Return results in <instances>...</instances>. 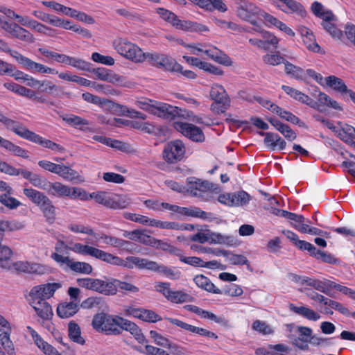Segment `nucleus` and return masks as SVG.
I'll return each mask as SVG.
<instances>
[{"label": "nucleus", "instance_id": "nucleus-1", "mask_svg": "<svg viewBox=\"0 0 355 355\" xmlns=\"http://www.w3.org/2000/svg\"><path fill=\"white\" fill-rule=\"evenodd\" d=\"M73 250L79 254L91 256L107 263L130 269L137 267L139 269H147L153 271L155 266V261L132 256L127 257L125 259H123L119 257L86 244H76Z\"/></svg>", "mask_w": 355, "mask_h": 355}, {"label": "nucleus", "instance_id": "nucleus-2", "mask_svg": "<svg viewBox=\"0 0 355 355\" xmlns=\"http://www.w3.org/2000/svg\"><path fill=\"white\" fill-rule=\"evenodd\" d=\"M12 255V251L10 248L0 244V267L8 270H16L18 272L44 275L50 272V268L46 265L26 261H19L10 263V259Z\"/></svg>", "mask_w": 355, "mask_h": 355}, {"label": "nucleus", "instance_id": "nucleus-3", "mask_svg": "<svg viewBox=\"0 0 355 355\" xmlns=\"http://www.w3.org/2000/svg\"><path fill=\"white\" fill-rule=\"evenodd\" d=\"M220 188L217 184L196 177L187 179V191L192 196L202 201L209 202L215 199V195L220 193Z\"/></svg>", "mask_w": 355, "mask_h": 355}, {"label": "nucleus", "instance_id": "nucleus-4", "mask_svg": "<svg viewBox=\"0 0 355 355\" xmlns=\"http://www.w3.org/2000/svg\"><path fill=\"white\" fill-rule=\"evenodd\" d=\"M0 51L8 53L25 70L32 73H57L54 68L49 67L43 64L36 62L30 58L21 55L16 51H12L8 44L0 39Z\"/></svg>", "mask_w": 355, "mask_h": 355}, {"label": "nucleus", "instance_id": "nucleus-5", "mask_svg": "<svg viewBox=\"0 0 355 355\" xmlns=\"http://www.w3.org/2000/svg\"><path fill=\"white\" fill-rule=\"evenodd\" d=\"M189 53L196 55H206L214 62L225 66L232 64V59L220 49L209 43H191L187 46Z\"/></svg>", "mask_w": 355, "mask_h": 355}, {"label": "nucleus", "instance_id": "nucleus-6", "mask_svg": "<svg viewBox=\"0 0 355 355\" xmlns=\"http://www.w3.org/2000/svg\"><path fill=\"white\" fill-rule=\"evenodd\" d=\"M135 105L139 108L160 118L169 119L178 114L177 107L146 98L137 100Z\"/></svg>", "mask_w": 355, "mask_h": 355}, {"label": "nucleus", "instance_id": "nucleus-7", "mask_svg": "<svg viewBox=\"0 0 355 355\" xmlns=\"http://www.w3.org/2000/svg\"><path fill=\"white\" fill-rule=\"evenodd\" d=\"M113 46L116 52L123 58L135 63L144 62V52L137 44L126 39H119L113 42Z\"/></svg>", "mask_w": 355, "mask_h": 355}, {"label": "nucleus", "instance_id": "nucleus-8", "mask_svg": "<svg viewBox=\"0 0 355 355\" xmlns=\"http://www.w3.org/2000/svg\"><path fill=\"white\" fill-rule=\"evenodd\" d=\"M264 13L261 9L254 3L248 1H241L237 8L236 15L241 19L250 22L256 28L262 21V14Z\"/></svg>", "mask_w": 355, "mask_h": 355}, {"label": "nucleus", "instance_id": "nucleus-9", "mask_svg": "<svg viewBox=\"0 0 355 355\" xmlns=\"http://www.w3.org/2000/svg\"><path fill=\"white\" fill-rule=\"evenodd\" d=\"M120 316L108 315L103 313L96 314L92 320L93 328L98 332L118 334L119 319Z\"/></svg>", "mask_w": 355, "mask_h": 355}, {"label": "nucleus", "instance_id": "nucleus-10", "mask_svg": "<svg viewBox=\"0 0 355 355\" xmlns=\"http://www.w3.org/2000/svg\"><path fill=\"white\" fill-rule=\"evenodd\" d=\"M210 98L214 101L211 110L216 114L224 113L230 106V99L225 88L218 84H214L209 92Z\"/></svg>", "mask_w": 355, "mask_h": 355}, {"label": "nucleus", "instance_id": "nucleus-11", "mask_svg": "<svg viewBox=\"0 0 355 355\" xmlns=\"http://www.w3.org/2000/svg\"><path fill=\"white\" fill-rule=\"evenodd\" d=\"M14 324L0 313V345L8 355H16L11 334Z\"/></svg>", "mask_w": 355, "mask_h": 355}, {"label": "nucleus", "instance_id": "nucleus-12", "mask_svg": "<svg viewBox=\"0 0 355 355\" xmlns=\"http://www.w3.org/2000/svg\"><path fill=\"white\" fill-rule=\"evenodd\" d=\"M78 286L103 295H114V285L110 281H104L93 278H79L77 279Z\"/></svg>", "mask_w": 355, "mask_h": 355}, {"label": "nucleus", "instance_id": "nucleus-13", "mask_svg": "<svg viewBox=\"0 0 355 355\" xmlns=\"http://www.w3.org/2000/svg\"><path fill=\"white\" fill-rule=\"evenodd\" d=\"M82 188L76 187H69L60 182H49L47 193L52 196L58 198H69L70 199L80 200L83 196L81 195Z\"/></svg>", "mask_w": 355, "mask_h": 355}, {"label": "nucleus", "instance_id": "nucleus-14", "mask_svg": "<svg viewBox=\"0 0 355 355\" xmlns=\"http://www.w3.org/2000/svg\"><path fill=\"white\" fill-rule=\"evenodd\" d=\"M51 257L61 267L69 268L76 272L89 275L92 272V267L88 263L76 261L67 256L58 255V254H51Z\"/></svg>", "mask_w": 355, "mask_h": 355}, {"label": "nucleus", "instance_id": "nucleus-15", "mask_svg": "<svg viewBox=\"0 0 355 355\" xmlns=\"http://www.w3.org/2000/svg\"><path fill=\"white\" fill-rule=\"evenodd\" d=\"M185 146L180 140H174L167 143L163 150L164 160L170 164L181 161L185 154Z\"/></svg>", "mask_w": 355, "mask_h": 355}, {"label": "nucleus", "instance_id": "nucleus-16", "mask_svg": "<svg viewBox=\"0 0 355 355\" xmlns=\"http://www.w3.org/2000/svg\"><path fill=\"white\" fill-rule=\"evenodd\" d=\"M217 196L218 201L229 207H240L248 204L251 200L250 196L244 191H240L236 193H218Z\"/></svg>", "mask_w": 355, "mask_h": 355}, {"label": "nucleus", "instance_id": "nucleus-17", "mask_svg": "<svg viewBox=\"0 0 355 355\" xmlns=\"http://www.w3.org/2000/svg\"><path fill=\"white\" fill-rule=\"evenodd\" d=\"M0 24L2 29L10 34L12 37L27 43H33L35 41L33 35L26 28L16 23H10L3 21L0 17Z\"/></svg>", "mask_w": 355, "mask_h": 355}, {"label": "nucleus", "instance_id": "nucleus-18", "mask_svg": "<svg viewBox=\"0 0 355 355\" xmlns=\"http://www.w3.org/2000/svg\"><path fill=\"white\" fill-rule=\"evenodd\" d=\"M62 287L59 282L47 283L33 286L28 293V298L45 300L52 297L55 292Z\"/></svg>", "mask_w": 355, "mask_h": 355}, {"label": "nucleus", "instance_id": "nucleus-19", "mask_svg": "<svg viewBox=\"0 0 355 355\" xmlns=\"http://www.w3.org/2000/svg\"><path fill=\"white\" fill-rule=\"evenodd\" d=\"M173 126L175 130L193 141L201 142L205 139L201 129L193 124L182 121H175L173 122Z\"/></svg>", "mask_w": 355, "mask_h": 355}, {"label": "nucleus", "instance_id": "nucleus-20", "mask_svg": "<svg viewBox=\"0 0 355 355\" xmlns=\"http://www.w3.org/2000/svg\"><path fill=\"white\" fill-rule=\"evenodd\" d=\"M94 75L98 80L107 81L117 86L129 87L130 85L124 76H120L106 68L99 67L94 69Z\"/></svg>", "mask_w": 355, "mask_h": 355}, {"label": "nucleus", "instance_id": "nucleus-21", "mask_svg": "<svg viewBox=\"0 0 355 355\" xmlns=\"http://www.w3.org/2000/svg\"><path fill=\"white\" fill-rule=\"evenodd\" d=\"M276 7L282 12L288 15H295L302 18L306 15V11L301 3L295 0H281Z\"/></svg>", "mask_w": 355, "mask_h": 355}, {"label": "nucleus", "instance_id": "nucleus-22", "mask_svg": "<svg viewBox=\"0 0 355 355\" xmlns=\"http://www.w3.org/2000/svg\"><path fill=\"white\" fill-rule=\"evenodd\" d=\"M297 31L302 38L303 44L309 51L313 53H324L321 47L316 42L315 35L311 30L303 25H300L297 27Z\"/></svg>", "mask_w": 355, "mask_h": 355}, {"label": "nucleus", "instance_id": "nucleus-23", "mask_svg": "<svg viewBox=\"0 0 355 355\" xmlns=\"http://www.w3.org/2000/svg\"><path fill=\"white\" fill-rule=\"evenodd\" d=\"M170 323L179 327L180 328L187 331L189 332L198 334L202 336H205L207 338H211L213 339H217L218 336L212 332L206 329L198 327L191 324H189L188 323H186L182 320H180L177 318H166Z\"/></svg>", "mask_w": 355, "mask_h": 355}, {"label": "nucleus", "instance_id": "nucleus-24", "mask_svg": "<svg viewBox=\"0 0 355 355\" xmlns=\"http://www.w3.org/2000/svg\"><path fill=\"white\" fill-rule=\"evenodd\" d=\"M297 333L299 334L297 338H293L292 334L288 336V338L292 340V344L301 350H309L308 343L313 334L312 329L307 327L300 326L298 327Z\"/></svg>", "mask_w": 355, "mask_h": 355}, {"label": "nucleus", "instance_id": "nucleus-25", "mask_svg": "<svg viewBox=\"0 0 355 355\" xmlns=\"http://www.w3.org/2000/svg\"><path fill=\"white\" fill-rule=\"evenodd\" d=\"M331 130L338 137L345 143L355 146V142L353 141L355 128L339 121L336 124H334V128H331Z\"/></svg>", "mask_w": 355, "mask_h": 355}, {"label": "nucleus", "instance_id": "nucleus-26", "mask_svg": "<svg viewBox=\"0 0 355 355\" xmlns=\"http://www.w3.org/2000/svg\"><path fill=\"white\" fill-rule=\"evenodd\" d=\"M175 213L182 216L198 218L207 221H212L215 218L212 213L206 212L196 207H182L177 206Z\"/></svg>", "mask_w": 355, "mask_h": 355}, {"label": "nucleus", "instance_id": "nucleus-27", "mask_svg": "<svg viewBox=\"0 0 355 355\" xmlns=\"http://www.w3.org/2000/svg\"><path fill=\"white\" fill-rule=\"evenodd\" d=\"M261 136H264V144L270 150H283L286 147V141L278 134L268 132H260Z\"/></svg>", "mask_w": 355, "mask_h": 355}, {"label": "nucleus", "instance_id": "nucleus-28", "mask_svg": "<svg viewBox=\"0 0 355 355\" xmlns=\"http://www.w3.org/2000/svg\"><path fill=\"white\" fill-rule=\"evenodd\" d=\"M28 301L37 315L42 320H47L53 316L52 308L46 301L32 298H28Z\"/></svg>", "mask_w": 355, "mask_h": 355}, {"label": "nucleus", "instance_id": "nucleus-29", "mask_svg": "<svg viewBox=\"0 0 355 355\" xmlns=\"http://www.w3.org/2000/svg\"><path fill=\"white\" fill-rule=\"evenodd\" d=\"M118 327L129 331L139 343H147L146 337L143 334L141 329L135 322H131L120 316L119 319Z\"/></svg>", "mask_w": 355, "mask_h": 355}, {"label": "nucleus", "instance_id": "nucleus-30", "mask_svg": "<svg viewBox=\"0 0 355 355\" xmlns=\"http://www.w3.org/2000/svg\"><path fill=\"white\" fill-rule=\"evenodd\" d=\"M21 26L27 27L31 30H33L40 34L52 37L55 33V30L53 28L37 21L35 19L31 18L28 16H25L24 19Z\"/></svg>", "mask_w": 355, "mask_h": 355}, {"label": "nucleus", "instance_id": "nucleus-31", "mask_svg": "<svg viewBox=\"0 0 355 355\" xmlns=\"http://www.w3.org/2000/svg\"><path fill=\"white\" fill-rule=\"evenodd\" d=\"M291 347L284 343L268 345L267 347L257 348L255 351L256 355H288Z\"/></svg>", "mask_w": 355, "mask_h": 355}, {"label": "nucleus", "instance_id": "nucleus-32", "mask_svg": "<svg viewBox=\"0 0 355 355\" xmlns=\"http://www.w3.org/2000/svg\"><path fill=\"white\" fill-rule=\"evenodd\" d=\"M282 89L291 98L306 104L313 109H319L318 103H315L308 95L289 86L282 85Z\"/></svg>", "mask_w": 355, "mask_h": 355}, {"label": "nucleus", "instance_id": "nucleus-33", "mask_svg": "<svg viewBox=\"0 0 355 355\" xmlns=\"http://www.w3.org/2000/svg\"><path fill=\"white\" fill-rule=\"evenodd\" d=\"M80 200L87 201L90 199H94L95 201L101 204L108 208L110 207L112 193L105 191L93 192L88 193L84 189L82 188Z\"/></svg>", "mask_w": 355, "mask_h": 355}, {"label": "nucleus", "instance_id": "nucleus-34", "mask_svg": "<svg viewBox=\"0 0 355 355\" xmlns=\"http://www.w3.org/2000/svg\"><path fill=\"white\" fill-rule=\"evenodd\" d=\"M27 331L31 336L35 344L46 355H60L55 348L45 342L40 336L30 326L26 327Z\"/></svg>", "mask_w": 355, "mask_h": 355}, {"label": "nucleus", "instance_id": "nucleus-35", "mask_svg": "<svg viewBox=\"0 0 355 355\" xmlns=\"http://www.w3.org/2000/svg\"><path fill=\"white\" fill-rule=\"evenodd\" d=\"M208 243L210 244L225 245L233 246L236 245V240L230 235H225L218 232L207 230Z\"/></svg>", "mask_w": 355, "mask_h": 355}, {"label": "nucleus", "instance_id": "nucleus-36", "mask_svg": "<svg viewBox=\"0 0 355 355\" xmlns=\"http://www.w3.org/2000/svg\"><path fill=\"white\" fill-rule=\"evenodd\" d=\"M269 123L279 131L286 139L289 141H294L297 138V134L291 128L282 123L279 120L275 117H270L267 119Z\"/></svg>", "mask_w": 355, "mask_h": 355}, {"label": "nucleus", "instance_id": "nucleus-37", "mask_svg": "<svg viewBox=\"0 0 355 355\" xmlns=\"http://www.w3.org/2000/svg\"><path fill=\"white\" fill-rule=\"evenodd\" d=\"M98 106H100L103 110L116 115H125L126 112H129L128 107L103 98Z\"/></svg>", "mask_w": 355, "mask_h": 355}, {"label": "nucleus", "instance_id": "nucleus-38", "mask_svg": "<svg viewBox=\"0 0 355 355\" xmlns=\"http://www.w3.org/2000/svg\"><path fill=\"white\" fill-rule=\"evenodd\" d=\"M79 310V304L75 302H64L58 304L57 314L61 318L73 316Z\"/></svg>", "mask_w": 355, "mask_h": 355}, {"label": "nucleus", "instance_id": "nucleus-39", "mask_svg": "<svg viewBox=\"0 0 355 355\" xmlns=\"http://www.w3.org/2000/svg\"><path fill=\"white\" fill-rule=\"evenodd\" d=\"M198 5L200 8L207 11L217 10L220 12H225L227 10L226 5L222 0H189Z\"/></svg>", "mask_w": 355, "mask_h": 355}, {"label": "nucleus", "instance_id": "nucleus-40", "mask_svg": "<svg viewBox=\"0 0 355 355\" xmlns=\"http://www.w3.org/2000/svg\"><path fill=\"white\" fill-rule=\"evenodd\" d=\"M155 12L162 19L180 30V24H183V20L180 19L175 13L164 8H156Z\"/></svg>", "mask_w": 355, "mask_h": 355}, {"label": "nucleus", "instance_id": "nucleus-41", "mask_svg": "<svg viewBox=\"0 0 355 355\" xmlns=\"http://www.w3.org/2000/svg\"><path fill=\"white\" fill-rule=\"evenodd\" d=\"M56 174L67 181L84 182L83 178L76 171L64 164L58 165Z\"/></svg>", "mask_w": 355, "mask_h": 355}, {"label": "nucleus", "instance_id": "nucleus-42", "mask_svg": "<svg viewBox=\"0 0 355 355\" xmlns=\"http://www.w3.org/2000/svg\"><path fill=\"white\" fill-rule=\"evenodd\" d=\"M6 128L12 131H13L16 135L19 136L20 137L27 139L30 141H33L34 137L36 133L29 130L25 126L22 125L21 123L13 121L11 119V123L8 125Z\"/></svg>", "mask_w": 355, "mask_h": 355}, {"label": "nucleus", "instance_id": "nucleus-43", "mask_svg": "<svg viewBox=\"0 0 355 355\" xmlns=\"http://www.w3.org/2000/svg\"><path fill=\"white\" fill-rule=\"evenodd\" d=\"M289 309L309 320L317 321L320 318V315L318 313L304 306H295L293 304H289Z\"/></svg>", "mask_w": 355, "mask_h": 355}, {"label": "nucleus", "instance_id": "nucleus-44", "mask_svg": "<svg viewBox=\"0 0 355 355\" xmlns=\"http://www.w3.org/2000/svg\"><path fill=\"white\" fill-rule=\"evenodd\" d=\"M193 281L196 286L201 289L214 294H222V291L216 287L211 280L203 275L195 276Z\"/></svg>", "mask_w": 355, "mask_h": 355}, {"label": "nucleus", "instance_id": "nucleus-45", "mask_svg": "<svg viewBox=\"0 0 355 355\" xmlns=\"http://www.w3.org/2000/svg\"><path fill=\"white\" fill-rule=\"evenodd\" d=\"M325 87H329L343 95L347 94V92L349 90L341 78L334 75L327 77Z\"/></svg>", "mask_w": 355, "mask_h": 355}, {"label": "nucleus", "instance_id": "nucleus-46", "mask_svg": "<svg viewBox=\"0 0 355 355\" xmlns=\"http://www.w3.org/2000/svg\"><path fill=\"white\" fill-rule=\"evenodd\" d=\"M24 194L37 207L43 205L49 198L44 193L32 188H25Z\"/></svg>", "mask_w": 355, "mask_h": 355}, {"label": "nucleus", "instance_id": "nucleus-47", "mask_svg": "<svg viewBox=\"0 0 355 355\" xmlns=\"http://www.w3.org/2000/svg\"><path fill=\"white\" fill-rule=\"evenodd\" d=\"M322 26L328 32L332 37L340 39L343 36V32L337 27V17L333 14V17L329 19H323Z\"/></svg>", "mask_w": 355, "mask_h": 355}, {"label": "nucleus", "instance_id": "nucleus-48", "mask_svg": "<svg viewBox=\"0 0 355 355\" xmlns=\"http://www.w3.org/2000/svg\"><path fill=\"white\" fill-rule=\"evenodd\" d=\"M180 30L200 34L210 31L209 28L205 24L189 20H183V24H180Z\"/></svg>", "mask_w": 355, "mask_h": 355}, {"label": "nucleus", "instance_id": "nucleus-49", "mask_svg": "<svg viewBox=\"0 0 355 355\" xmlns=\"http://www.w3.org/2000/svg\"><path fill=\"white\" fill-rule=\"evenodd\" d=\"M333 282L326 279L320 280L309 277L306 285L314 288L320 292L327 293L331 288H333Z\"/></svg>", "mask_w": 355, "mask_h": 355}, {"label": "nucleus", "instance_id": "nucleus-50", "mask_svg": "<svg viewBox=\"0 0 355 355\" xmlns=\"http://www.w3.org/2000/svg\"><path fill=\"white\" fill-rule=\"evenodd\" d=\"M284 70L287 75L291 76L296 80L306 81V70H304L301 67L286 61V62H284Z\"/></svg>", "mask_w": 355, "mask_h": 355}, {"label": "nucleus", "instance_id": "nucleus-51", "mask_svg": "<svg viewBox=\"0 0 355 355\" xmlns=\"http://www.w3.org/2000/svg\"><path fill=\"white\" fill-rule=\"evenodd\" d=\"M153 271L157 272L173 280L179 279L181 277V272L179 270L168 268L164 265H159L157 262H155V266Z\"/></svg>", "mask_w": 355, "mask_h": 355}, {"label": "nucleus", "instance_id": "nucleus-52", "mask_svg": "<svg viewBox=\"0 0 355 355\" xmlns=\"http://www.w3.org/2000/svg\"><path fill=\"white\" fill-rule=\"evenodd\" d=\"M149 336L152 341L158 346L171 349L176 347V345L172 344L166 337L164 336L155 330H150L149 332Z\"/></svg>", "mask_w": 355, "mask_h": 355}, {"label": "nucleus", "instance_id": "nucleus-53", "mask_svg": "<svg viewBox=\"0 0 355 355\" xmlns=\"http://www.w3.org/2000/svg\"><path fill=\"white\" fill-rule=\"evenodd\" d=\"M131 204V199L126 195H117L112 193L111 209H124Z\"/></svg>", "mask_w": 355, "mask_h": 355}, {"label": "nucleus", "instance_id": "nucleus-54", "mask_svg": "<svg viewBox=\"0 0 355 355\" xmlns=\"http://www.w3.org/2000/svg\"><path fill=\"white\" fill-rule=\"evenodd\" d=\"M33 142L40 144L44 148L51 149L54 152H63L64 150V148L60 145L53 142L51 140L43 138L37 134L35 135Z\"/></svg>", "mask_w": 355, "mask_h": 355}, {"label": "nucleus", "instance_id": "nucleus-55", "mask_svg": "<svg viewBox=\"0 0 355 355\" xmlns=\"http://www.w3.org/2000/svg\"><path fill=\"white\" fill-rule=\"evenodd\" d=\"M312 12L318 17L323 19H329L333 17L331 10L324 8L320 3L315 1L311 7Z\"/></svg>", "mask_w": 355, "mask_h": 355}, {"label": "nucleus", "instance_id": "nucleus-56", "mask_svg": "<svg viewBox=\"0 0 355 355\" xmlns=\"http://www.w3.org/2000/svg\"><path fill=\"white\" fill-rule=\"evenodd\" d=\"M252 329L262 336L272 335L275 333L273 328L270 325L266 322L260 320H256L253 322Z\"/></svg>", "mask_w": 355, "mask_h": 355}, {"label": "nucleus", "instance_id": "nucleus-57", "mask_svg": "<svg viewBox=\"0 0 355 355\" xmlns=\"http://www.w3.org/2000/svg\"><path fill=\"white\" fill-rule=\"evenodd\" d=\"M263 62L270 66H277L286 62L284 56L279 52H272L266 53L262 58Z\"/></svg>", "mask_w": 355, "mask_h": 355}, {"label": "nucleus", "instance_id": "nucleus-58", "mask_svg": "<svg viewBox=\"0 0 355 355\" xmlns=\"http://www.w3.org/2000/svg\"><path fill=\"white\" fill-rule=\"evenodd\" d=\"M69 336L75 343L83 345L85 339L81 336L80 328L78 324L71 321L68 325Z\"/></svg>", "mask_w": 355, "mask_h": 355}, {"label": "nucleus", "instance_id": "nucleus-59", "mask_svg": "<svg viewBox=\"0 0 355 355\" xmlns=\"http://www.w3.org/2000/svg\"><path fill=\"white\" fill-rule=\"evenodd\" d=\"M39 207L48 222L52 223L55 220V207L49 198Z\"/></svg>", "mask_w": 355, "mask_h": 355}, {"label": "nucleus", "instance_id": "nucleus-60", "mask_svg": "<svg viewBox=\"0 0 355 355\" xmlns=\"http://www.w3.org/2000/svg\"><path fill=\"white\" fill-rule=\"evenodd\" d=\"M255 31L259 32L261 34L263 42H266V46L272 45L275 48H277L279 39L277 38L274 34L267 31L261 30L260 28H254Z\"/></svg>", "mask_w": 355, "mask_h": 355}, {"label": "nucleus", "instance_id": "nucleus-61", "mask_svg": "<svg viewBox=\"0 0 355 355\" xmlns=\"http://www.w3.org/2000/svg\"><path fill=\"white\" fill-rule=\"evenodd\" d=\"M25 225L17 220H0V232L17 231L22 230Z\"/></svg>", "mask_w": 355, "mask_h": 355}, {"label": "nucleus", "instance_id": "nucleus-62", "mask_svg": "<svg viewBox=\"0 0 355 355\" xmlns=\"http://www.w3.org/2000/svg\"><path fill=\"white\" fill-rule=\"evenodd\" d=\"M183 118L191 121L193 123L198 124H203L205 125H210L212 123L210 119L204 115L196 116L191 111H184V113L181 115Z\"/></svg>", "mask_w": 355, "mask_h": 355}, {"label": "nucleus", "instance_id": "nucleus-63", "mask_svg": "<svg viewBox=\"0 0 355 355\" xmlns=\"http://www.w3.org/2000/svg\"><path fill=\"white\" fill-rule=\"evenodd\" d=\"M160 67L175 72L182 71V66L175 59L166 55H164Z\"/></svg>", "mask_w": 355, "mask_h": 355}, {"label": "nucleus", "instance_id": "nucleus-64", "mask_svg": "<svg viewBox=\"0 0 355 355\" xmlns=\"http://www.w3.org/2000/svg\"><path fill=\"white\" fill-rule=\"evenodd\" d=\"M166 299L173 303H183L188 302L190 299L189 295L180 291L171 290Z\"/></svg>", "mask_w": 355, "mask_h": 355}]
</instances>
